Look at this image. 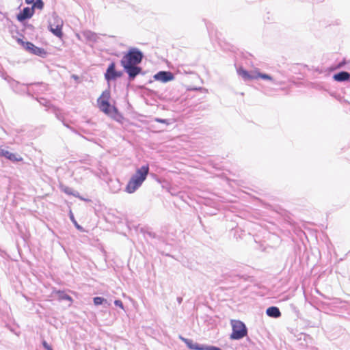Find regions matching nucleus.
<instances>
[{
	"mask_svg": "<svg viewBox=\"0 0 350 350\" xmlns=\"http://www.w3.org/2000/svg\"><path fill=\"white\" fill-rule=\"evenodd\" d=\"M42 347L46 349V350H48L50 348H51V347L47 343V342L44 340H43L42 341Z\"/></svg>",
	"mask_w": 350,
	"mask_h": 350,
	"instance_id": "473e14b6",
	"label": "nucleus"
},
{
	"mask_svg": "<svg viewBox=\"0 0 350 350\" xmlns=\"http://www.w3.org/2000/svg\"><path fill=\"white\" fill-rule=\"evenodd\" d=\"M34 14L33 8L25 7L17 15L16 18L19 22H23L32 17Z\"/></svg>",
	"mask_w": 350,
	"mask_h": 350,
	"instance_id": "6e6552de",
	"label": "nucleus"
},
{
	"mask_svg": "<svg viewBox=\"0 0 350 350\" xmlns=\"http://www.w3.org/2000/svg\"><path fill=\"white\" fill-rule=\"evenodd\" d=\"M27 94L32 98H35L33 94H43L48 90V85L44 83H27Z\"/></svg>",
	"mask_w": 350,
	"mask_h": 350,
	"instance_id": "39448f33",
	"label": "nucleus"
},
{
	"mask_svg": "<svg viewBox=\"0 0 350 350\" xmlns=\"http://www.w3.org/2000/svg\"><path fill=\"white\" fill-rule=\"evenodd\" d=\"M18 42L21 44V45L23 46V48L30 53L31 50V47L33 46V44L29 41H23L22 39H18Z\"/></svg>",
	"mask_w": 350,
	"mask_h": 350,
	"instance_id": "4be33fe9",
	"label": "nucleus"
},
{
	"mask_svg": "<svg viewBox=\"0 0 350 350\" xmlns=\"http://www.w3.org/2000/svg\"><path fill=\"white\" fill-rule=\"evenodd\" d=\"M247 334V329L245 325L241 321H232V332L230 338L232 340H240Z\"/></svg>",
	"mask_w": 350,
	"mask_h": 350,
	"instance_id": "20e7f679",
	"label": "nucleus"
},
{
	"mask_svg": "<svg viewBox=\"0 0 350 350\" xmlns=\"http://www.w3.org/2000/svg\"><path fill=\"white\" fill-rule=\"evenodd\" d=\"M334 81L338 82H345L350 80V73L347 71H340L333 75Z\"/></svg>",
	"mask_w": 350,
	"mask_h": 350,
	"instance_id": "ddd939ff",
	"label": "nucleus"
},
{
	"mask_svg": "<svg viewBox=\"0 0 350 350\" xmlns=\"http://www.w3.org/2000/svg\"><path fill=\"white\" fill-rule=\"evenodd\" d=\"M144 57L142 51L135 47L130 48L122 56L120 64L128 75L129 81H133L137 75L144 74L142 68L139 66Z\"/></svg>",
	"mask_w": 350,
	"mask_h": 350,
	"instance_id": "f257e3e1",
	"label": "nucleus"
},
{
	"mask_svg": "<svg viewBox=\"0 0 350 350\" xmlns=\"http://www.w3.org/2000/svg\"><path fill=\"white\" fill-rule=\"evenodd\" d=\"M210 25H211L210 24H206V28L208 31H210Z\"/></svg>",
	"mask_w": 350,
	"mask_h": 350,
	"instance_id": "ea45409f",
	"label": "nucleus"
},
{
	"mask_svg": "<svg viewBox=\"0 0 350 350\" xmlns=\"http://www.w3.org/2000/svg\"><path fill=\"white\" fill-rule=\"evenodd\" d=\"M71 196H75L76 198H81V196H80L79 193L78 191H74V190H73Z\"/></svg>",
	"mask_w": 350,
	"mask_h": 350,
	"instance_id": "72a5a7b5",
	"label": "nucleus"
},
{
	"mask_svg": "<svg viewBox=\"0 0 350 350\" xmlns=\"http://www.w3.org/2000/svg\"><path fill=\"white\" fill-rule=\"evenodd\" d=\"M266 314L271 318H279L282 314L280 309L276 306H270L266 310Z\"/></svg>",
	"mask_w": 350,
	"mask_h": 350,
	"instance_id": "4468645a",
	"label": "nucleus"
},
{
	"mask_svg": "<svg viewBox=\"0 0 350 350\" xmlns=\"http://www.w3.org/2000/svg\"><path fill=\"white\" fill-rule=\"evenodd\" d=\"M109 98L110 91L105 90L103 92L101 96L97 100L100 109L107 115L110 114L112 110L117 111V109L110 104L109 101Z\"/></svg>",
	"mask_w": 350,
	"mask_h": 350,
	"instance_id": "7ed1b4c3",
	"label": "nucleus"
},
{
	"mask_svg": "<svg viewBox=\"0 0 350 350\" xmlns=\"http://www.w3.org/2000/svg\"><path fill=\"white\" fill-rule=\"evenodd\" d=\"M35 99L37 100L41 105H43L44 107H47L48 109L46 110L51 109V106H53V105H51V102L49 100H47V99H46L44 98H42V97L38 98V97H36V98H35Z\"/></svg>",
	"mask_w": 350,
	"mask_h": 350,
	"instance_id": "412c9836",
	"label": "nucleus"
},
{
	"mask_svg": "<svg viewBox=\"0 0 350 350\" xmlns=\"http://www.w3.org/2000/svg\"><path fill=\"white\" fill-rule=\"evenodd\" d=\"M44 5L42 0H35L31 8H33V10H35V8L42 10L44 8Z\"/></svg>",
	"mask_w": 350,
	"mask_h": 350,
	"instance_id": "b1692460",
	"label": "nucleus"
},
{
	"mask_svg": "<svg viewBox=\"0 0 350 350\" xmlns=\"http://www.w3.org/2000/svg\"><path fill=\"white\" fill-rule=\"evenodd\" d=\"M52 112L55 113L56 118L60 120L61 122H63L64 120V116H62L60 109L55 106H51Z\"/></svg>",
	"mask_w": 350,
	"mask_h": 350,
	"instance_id": "5701e85b",
	"label": "nucleus"
},
{
	"mask_svg": "<svg viewBox=\"0 0 350 350\" xmlns=\"http://www.w3.org/2000/svg\"><path fill=\"white\" fill-rule=\"evenodd\" d=\"M110 190L112 193H117L121 189V184L119 180H111L109 182Z\"/></svg>",
	"mask_w": 350,
	"mask_h": 350,
	"instance_id": "6ab92c4d",
	"label": "nucleus"
},
{
	"mask_svg": "<svg viewBox=\"0 0 350 350\" xmlns=\"http://www.w3.org/2000/svg\"><path fill=\"white\" fill-rule=\"evenodd\" d=\"M56 294L57 295L58 299L59 301L67 300V301H70V304L72 303V301H73L72 298L63 291L59 290L56 292Z\"/></svg>",
	"mask_w": 350,
	"mask_h": 350,
	"instance_id": "aec40b11",
	"label": "nucleus"
},
{
	"mask_svg": "<svg viewBox=\"0 0 350 350\" xmlns=\"http://www.w3.org/2000/svg\"><path fill=\"white\" fill-rule=\"evenodd\" d=\"M176 300L179 304H180L183 302V298L181 297H178Z\"/></svg>",
	"mask_w": 350,
	"mask_h": 350,
	"instance_id": "f704fd0d",
	"label": "nucleus"
},
{
	"mask_svg": "<svg viewBox=\"0 0 350 350\" xmlns=\"http://www.w3.org/2000/svg\"><path fill=\"white\" fill-rule=\"evenodd\" d=\"M70 220L72 221V223L74 224L75 226L76 227L77 229L79 230L80 231H83V228L81 226H80L77 222V221L75 220V217L72 214V213L70 211Z\"/></svg>",
	"mask_w": 350,
	"mask_h": 350,
	"instance_id": "a878e982",
	"label": "nucleus"
},
{
	"mask_svg": "<svg viewBox=\"0 0 350 350\" xmlns=\"http://www.w3.org/2000/svg\"><path fill=\"white\" fill-rule=\"evenodd\" d=\"M30 53L38 55L41 57H45L47 55V52L44 50V49L36 46L33 44V46L31 47V50Z\"/></svg>",
	"mask_w": 350,
	"mask_h": 350,
	"instance_id": "f3484780",
	"label": "nucleus"
},
{
	"mask_svg": "<svg viewBox=\"0 0 350 350\" xmlns=\"http://www.w3.org/2000/svg\"><path fill=\"white\" fill-rule=\"evenodd\" d=\"M0 77L10 84V87L14 92H17V88L19 85V83L18 81H15L3 70L0 71Z\"/></svg>",
	"mask_w": 350,
	"mask_h": 350,
	"instance_id": "9d476101",
	"label": "nucleus"
},
{
	"mask_svg": "<svg viewBox=\"0 0 350 350\" xmlns=\"http://www.w3.org/2000/svg\"><path fill=\"white\" fill-rule=\"evenodd\" d=\"M62 123H63V124H64L66 127L70 129V127L68 126V124H66V123L64 122V120H63Z\"/></svg>",
	"mask_w": 350,
	"mask_h": 350,
	"instance_id": "58836bf2",
	"label": "nucleus"
},
{
	"mask_svg": "<svg viewBox=\"0 0 350 350\" xmlns=\"http://www.w3.org/2000/svg\"><path fill=\"white\" fill-rule=\"evenodd\" d=\"M237 73L244 81H250L256 79V72L250 73L247 70L240 67L237 69Z\"/></svg>",
	"mask_w": 350,
	"mask_h": 350,
	"instance_id": "f8f14e48",
	"label": "nucleus"
},
{
	"mask_svg": "<svg viewBox=\"0 0 350 350\" xmlns=\"http://www.w3.org/2000/svg\"><path fill=\"white\" fill-rule=\"evenodd\" d=\"M0 157H3L12 162L22 161L23 160L20 155L12 153L3 148H0Z\"/></svg>",
	"mask_w": 350,
	"mask_h": 350,
	"instance_id": "1a4fd4ad",
	"label": "nucleus"
},
{
	"mask_svg": "<svg viewBox=\"0 0 350 350\" xmlns=\"http://www.w3.org/2000/svg\"><path fill=\"white\" fill-rule=\"evenodd\" d=\"M258 78H260L264 80L271 81L275 85L280 84L278 81H276L275 79H273V78L271 75L266 74V73H262L258 71H256V79H257Z\"/></svg>",
	"mask_w": 350,
	"mask_h": 350,
	"instance_id": "a211bd4d",
	"label": "nucleus"
},
{
	"mask_svg": "<svg viewBox=\"0 0 350 350\" xmlns=\"http://www.w3.org/2000/svg\"><path fill=\"white\" fill-rule=\"evenodd\" d=\"M48 350H53V348L51 347V348H50V349H48Z\"/></svg>",
	"mask_w": 350,
	"mask_h": 350,
	"instance_id": "a19ab883",
	"label": "nucleus"
},
{
	"mask_svg": "<svg viewBox=\"0 0 350 350\" xmlns=\"http://www.w3.org/2000/svg\"><path fill=\"white\" fill-rule=\"evenodd\" d=\"M155 121L157 122H160V123H163V124H169V120H167V119L157 118H155Z\"/></svg>",
	"mask_w": 350,
	"mask_h": 350,
	"instance_id": "2f4dec72",
	"label": "nucleus"
},
{
	"mask_svg": "<svg viewBox=\"0 0 350 350\" xmlns=\"http://www.w3.org/2000/svg\"><path fill=\"white\" fill-rule=\"evenodd\" d=\"M153 78L155 81L167 83L174 79V75L170 71L161 70L157 72Z\"/></svg>",
	"mask_w": 350,
	"mask_h": 350,
	"instance_id": "0eeeda50",
	"label": "nucleus"
},
{
	"mask_svg": "<svg viewBox=\"0 0 350 350\" xmlns=\"http://www.w3.org/2000/svg\"><path fill=\"white\" fill-rule=\"evenodd\" d=\"M142 232L145 237L148 236L150 238H156V234L152 231L142 229Z\"/></svg>",
	"mask_w": 350,
	"mask_h": 350,
	"instance_id": "cd10ccee",
	"label": "nucleus"
},
{
	"mask_svg": "<svg viewBox=\"0 0 350 350\" xmlns=\"http://www.w3.org/2000/svg\"><path fill=\"white\" fill-rule=\"evenodd\" d=\"M347 64V61L345 59H344L343 60H342L341 62H340L339 63H338L336 66H334L333 68H332V70H337V69H340V68H342V67L345 66V65Z\"/></svg>",
	"mask_w": 350,
	"mask_h": 350,
	"instance_id": "c85d7f7f",
	"label": "nucleus"
},
{
	"mask_svg": "<svg viewBox=\"0 0 350 350\" xmlns=\"http://www.w3.org/2000/svg\"><path fill=\"white\" fill-rule=\"evenodd\" d=\"M93 301L94 305L99 306L103 304L104 303H107V299L101 297H95L93 299Z\"/></svg>",
	"mask_w": 350,
	"mask_h": 350,
	"instance_id": "393cba45",
	"label": "nucleus"
},
{
	"mask_svg": "<svg viewBox=\"0 0 350 350\" xmlns=\"http://www.w3.org/2000/svg\"><path fill=\"white\" fill-rule=\"evenodd\" d=\"M61 191L65 193L66 194L71 196L73 191V189L68 186L66 185H61L60 186Z\"/></svg>",
	"mask_w": 350,
	"mask_h": 350,
	"instance_id": "bb28decb",
	"label": "nucleus"
},
{
	"mask_svg": "<svg viewBox=\"0 0 350 350\" xmlns=\"http://www.w3.org/2000/svg\"><path fill=\"white\" fill-rule=\"evenodd\" d=\"M27 27L29 28L30 29H33V26L32 25H30V24L27 25Z\"/></svg>",
	"mask_w": 350,
	"mask_h": 350,
	"instance_id": "4c0bfd02",
	"label": "nucleus"
},
{
	"mask_svg": "<svg viewBox=\"0 0 350 350\" xmlns=\"http://www.w3.org/2000/svg\"><path fill=\"white\" fill-rule=\"evenodd\" d=\"M2 69L0 68V71Z\"/></svg>",
	"mask_w": 350,
	"mask_h": 350,
	"instance_id": "79ce46f5",
	"label": "nucleus"
},
{
	"mask_svg": "<svg viewBox=\"0 0 350 350\" xmlns=\"http://www.w3.org/2000/svg\"><path fill=\"white\" fill-rule=\"evenodd\" d=\"M49 31L55 36L62 38L63 36L62 25L57 24L55 27H53L51 24L49 26Z\"/></svg>",
	"mask_w": 350,
	"mask_h": 350,
	"instance_id": "dca6fc26",
	"label": "nucleus"
},
{
	"mask_svg": "<svg viewBox=\"0 0 350 350\" xmlns=\"http://www.w3.org/2000/svg\"><path fill=\"white\" fill-rule=\"evenodd\" d=\"M116 63L113 62L109 64L105 73V79L107 82L116 80L123 75V72L116 70Z\"/></svg>",
	"mask_w": 350,
	"mask_h": 350,
	"instance_id": "423d86ee",
	"label": "nucleus"
},
{
	"mask_svg": "<svg viewBox=\"0 0 350 350\" xmlns=\"http://www.w3.org/2000/svg\"><path fill=\"white\" fill-rule=\"evenodd\" d=\"M80 200L85 201V202H89L90 200L87 198H84L83 197L81 196V198H79Z\"/></svg>",
	"mask_w": 350,
	"mask_h": 350,
	"instance_id": "e433bc0d",
	"label": "nucleus"
},
{
	"mask_svg": "<svg viewBox=\"0 0 350 350\" xmlns=\"http://www.w3.org/2000/svg\"><path fill=\"white\" fill-rule=\"evenodd\" d=\"M148 173L149 165L148 164L137 168L135 173L131 176L124 191L128 193L135 192L146 180Z\"/></svg>",
	"mask_w": 350,
	"mask_h": 350,
	"instance_id": "f03ea898",
	"label": "nucleus"
},
{
	"mask_svg": "<svg viewBox=\"0 0 350 350\" xmlns=\"http://www.w3.org/2000/svg\"><path fill=\"white\" fill-rule=\"evenodd\" d=\"M114 304L116 306L120 307L122 309H124V305L121 300L120 299H116L114 301Z\"/></svg>",
	"mask_w": 350,
	"mask_h": 350,
	"instance_id": "7c9ffc66",
	"label": "nucleus"
},
{
	"mask_svg": "<svg viewBox=\"0 0 350 350\" xmlns=\"http://www.w3.org/2000/svg\"><path fill=\"white\" fill-rule=\"evenodd\" d=\"M25 1L27 4H31L34 2L35 0H25Z\"/></svg>",
	"mask_w": 350,
	"mask_h": 350,
	"instance_id": "c9c22d12",
	"label": "nucleus"
},
{
	"mask_svg": "<svg viewBox=\"0 0 350 350\" xmlns=\"http://www.w3.org/2000/svg\"><path fill=\"white\" fill-rule=\"evenodd\" d=\"M180 338L183 341L187 347L192 350H204V345H200L197 342H194L191 339L185 338L183 336H180Z\"/></svg>",
	"mask_w": 350,
	"mask_h": 350,
	"instance_id": "9b49d317",
	"label": "nucleus"
},
{
	"mask_svg": "<svg viewBox=\"0 0 350 350\" xmlns=\"http://www.w3.org/2000/svg\"><path fill=\"white\" fill-rule=\"evenodd\" d=\"M204 350H221V349L216 346L204 345Z\"/></svg>",
	"mask_w": 350,
	"mask_h": 350,
	"instance_id": "c756f323",
	"label": "nucleus"
},
{
	"mask_svg": "<svg viewBox=\"0 0 350 350\" xmlns=\"http://www.w3.org/2000/svg\"><path fill=\"white\" fill-rule=\"evenodd\" d=\"M84 38L89 42H96L98 38L97 33L90 30H85L82 32Z\"/></svg>",
	"mask_w": 350,
	"mask_h": 350,
	"instance_id": "2eb2a0df",
	"label": "nucleus"
}]
</instances>
